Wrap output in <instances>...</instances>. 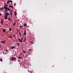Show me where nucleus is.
<instances>
[{
	"label": "nucleus",
	"instance_id": "obj_43",
	"mask_svg": "<svg viewBox=\"0 0 73 73\" xmlns=\"http://www.w3.org/2000/svg\"><path fill=\"white\" fill-rule=\"evenodd\" d=\"M3 53H5V52H3Z\"/></svg>",
	"mask_w": 73,
	"mask_h": 73
},
{
	"label": "nucleus",
	"instance_id": "obj_32",
	"mask_svg": "<svg viewBox=\"0 0 73 73\" xmlns=\"http://www.w3.org/2000/svg\"><path fill=\"white\" fill-rule=\"evenodd\" d=\"M14 6H16V4L14 3Z\"/></svg>",
	"mask_w": 73,
	"mask_h": 73
},
{
	"label": "nucleus",
	"instance_id": "obj_20",
	"mask_svg": "<svg viewBox=\"0 0 73 73\" xmlns=\"http://www.w3.org/2000/svg\"><path fill=\"white\" fill-rule=\"evenodd\" d=\"M0 61H1V62H2L3 61V59L0 58Z\"/></svg>",
	"mask_w": 73,
	"mask_h": 73
},
{
	"label": "nucleus",
	"instance_id": "obj_8",
	"mask_svg": "<svg viewBox=\"0 0 73 73\" xmlns=\"http://www.w3.org/2000/svg\"><path fill=\"white\" fill-rule=\"evenodd\" d=\"M23 26H24V27H27V24H26V23H25L24 25H23Z\"/></svg>",
	"mask_w": 73,
	"mask_h": 73
},
{
	"label": "nucleus",
	"instance_id": "obj_9",
	"mask_svg": "<svg viewBox=\"0 0 73 73\" xmlns=\"http://www.w3.org/2000/svg\"><path fill=\"white\" fill-rule=\"evenodd\" d=\"M8 20H9V21H10L11 20V18H8Z\"/></svg>",
	"mask_w": 73,
	"mask_h": 73
},
{
	"label": "nucleus",
	"instance_id": "obj_39",
	"mask_svg": "<svg viewBox=\"0 0 73 73\" xmlns=\"http://www.w3.org/2000/svg\"><path fill=\"white\" fill-rule=\"evenodd\" d=\"M6 52H8V50H6Z\"/></svg>",
	"mask_w": 73,
	"mask_h": 73
},
{
	"label": "nucleus",
	"instance_id": "obj_26",
	"mask_svg": "<svg viewBox=\"0 0 73 73\" xmlns=\"http://www.w3.org/2000/svg\"><path fill=\"white\" fill-rule=\"evenodd\" d=\"M31 44H34V42H33V41H31Z\"/></svg>",
	"mask_w": 73,
	"mask_h": 73
},
{
	"label": "nucleus",
	"instance_id": "obj_5",
	"mask_svg": "<svg viewBox=\"0 0 73 73\" xmlns=\"http://www.w3.org/2000/svg\"><path fill=\"white\" fill-rule=\"evenodd\" d=\"M18 40H19V42H23V41H22V40H21V39H19Z\"/></svg>",
	"mask_w": 73,
	"mask_h": 73
},
{
	"label": "nucleus",
	"instance_id": "obj_23",
	"mask_svg": "<svg viewBox=\"0 0 73 73\" xmlns=\"http://www.w3.org/2000/svg\"><path fill=\"white\" fill-rule=\"evenodd\" d=\"M19 35H20L21 36V33L19 32Z\"/></svg>",
	"mask_w": 73,
	"mask_h": 73
},
{
	"label": "nucleus",
	"instance_id": "obj_25",
	"mask_svg": "<svg viewBox=\"0 0 73 73\" xmlns=\"http://www.w3.org/2000/svg\"><path fill=\"white\" fill-rule=\"evenodd\" d=\"M7 9L8 11H10V9L8 7L7 8Z\"/></svg>",
	"mask_w": 73,
	"mask_h": 73
},
{
	"label": "nucleus",
	"instance_id": "obj_35",
	"mask_svg": "<svg viewBox=\"0 0 73 73\" xmlns=\"http://www.w3.org/2000/svg\"><path fill=\"white\" fill-rule=\"evenodd\" d=\"M29 50V51H31V49H30Z\"/></svg>",
	"mask_w": 73,
	"mask_h": 73
},
{
	"label": "nucleus",
	"instance_id": "obj_38",
	"mask_svg": "<svg viewBox=\"0 0 73 73\" xmlns=\"http://www.w3.org/2000/svg\"><path fill=\"white\" fill-rule=\"evenodd\" d=\"M15 16H16V14H15Z\"/></svg>",
	"mask_w": 73,
	"mask_h": 73
},
{
	"label": "nucleus",
	"instance_id": "obj_12",
	"mask_svg": "<svg viewBox=\"0 0 73 73\" xmlns=\"http://www.w3.org/2000/svg\"><path fill=\"white\" fill-rule=\"evenodd\" d=\"M9 7H10V8H13V7H12V6L11 5H9Z\"/></svg>",
	"mask_w": 73,
	"mask_h": 73
},
{
	"label": "nucleus",
	"instance_id": "obj_31",
	"mask_svg": "<svg viewBox=\"0 0 73 73\" xmlns=\"http://www.w3.org/2000/svg\"><path fill=\"white\" fill-rule=\"evenodd\" d=\"M13 37H15V35H14V34H13Z\"/></svg>",
	"mask_w": 73,
	"mask_h": 73
},
{
	"label": "nucleus",
	"instance_id": "obj_36",
	"mask_svg": "<svg viewBox=\"0 0 73 73\" xmlns=\"http://www.w3.org/2000/svg\"><path fill=\"white\" fill-rule=\"evenodd\" d=\"M22 27V26H20V28H21V27Z\"/></svg>",
	"mask_w": 73,
	"mask_h": 73
},
{
	"label": "nucleus",
	"instance_id": "obj_37",
	"mask_svg": "<svg viewBox=\"0 0 73 73\" xmlns=\"http://www.w3.org/2000/svg\"><path fill=\"white\" fill-rule=\"evenodd\" d=\"M25 33H26V30H25V31H24Z\"/></svg>",
	"mask_w": 73,
	"mask_h": 73
},
{
	"label": "nucleus",
	"instance_id": "obj_34",
	"mask_svg": "<svg viewBox=\"0 0 73 73\" xmlns=\"http://www.w3.org/2000/svg\"><path fill=\"white\" fill-rule=\"evenodd\" d=\"M10 12H11V13L12 12V10H10Z\"/></svg>",
	"mask_w": 73,
	"mask_h": 73
},
{
	"label": "nucleus",
	"instance_id": "obj_1",
	"mask_svg": "<svg viewBox=\"0 0 73 73\" xmlns=\"http://www.w3.org/2000/svg\"><path fill=\"white\" fill-rule=\"evenodd\" d=\"M3 9H5V11H4L5 12H8V10H7V9H8L7 7H3Z\"/></svg>",
	"mask_w": 73,
	"mask_h": 73
},
{
	"label": "nucleus",
	"instance_id": "obj_18",
	"mask_svg": "<svg viewBox=\"0 0 73 73\" xmlns=\"http://www.w3.org/2000/svg\"><path fill=\"white\" fill-rule=\"evenodd\" d=\"M23 52L24 53H26V51H25L24 50H23Z\"/></svg>",
	"mask_w": 73,
	"mask_h": 73
},
{
	"label": "nucleus",
	"instance_id": "obj_2",
	"mask_svg": "<svg viewBox=\"0 0 73 73\" xmlns=\"http://www.w3.org/2000/svg\"><path fill=\"white\" fill-rule=\"evenodd\" d=\"M11 60L12 61L14 60V61H16V60L17 59H16V58L15 57H13L11 58Z\"/></svg>",
	"mask_w": 73,
	"mask_h": 73
},
{
	"label": "nucleus",
	"instance_id": "obj_15",
	"mask_svg": "<svg viewBox=\"0 0 73 73\" xmlns=\"http://www.w3.org/2000/svg\"><path fill=\"white\" fill-rule=\"evenodd\" d=\"M10 15H11V16H12V12L10 13Z\"/></svg>",
	"mask_w": 73,
	"mask_h": 73
},
{
	"label": "nucleus",
	"instance_id": "obj_41",
	"mask_svg": "<svg viewBox=\"0 0 73 73\" xmlns=\"http://www.w3.org/2000/svg\"><path fill=\"white\" fill-rule=\"evenodd\" d=\"M20 31V30H19L18 31Z\"/></svg>",
	"mask_w": 73,
	"mask_h": 73
},
{
	"label": "nucleus",
	"instance_id": "obj_22",
	"mask_svg": "<svg viewBox=\"0 0 73 73\" xmlns=\"http://www.w3.org/2000/svg\"><path fill=\"white\" fill-rule=\"evenodd\" d=\"M26 35V33H24L23 34L24 36H25V35Z\"/></svg>",
	"mask_w": 73,
	"mask_h": 73
},
{
	"label": "nucleus",
	"instance_id": "obj_13",
	"mask_svg": "<svg viewBox=\"0 0 73 73\" xmlns=\"http://www.w3.org/2000/svg\"><path fill=\"white\" fill-rule=\"evenodd\" d=\"M9 31H12V29L11 28H10L9 29Z\"/></svg>",
	"mask_w": 73,
	"mask_h": 73
},
{
	"label": "nucleus",
	"instance_id": "obj_40",
	"mask_svg": "<svg viewBox=\"0 0 73 73\" xmlns=\"http://www.w3.org/2000/svg\"><path fill=\"white\" fill-rule=\"evenodd\" d=\"M0 16H1V14H0Z\"/></svg>",
	"mask_w": 73,
	"mask_h": 73
},
{
	"label": "nucleus",
	"instance_id": "obj_21",
	"mask_svg": "<svg viewBox=\"0 0 73 73\" xmlns=\"http://www.w3.org/2000/svg\"><path fill=\"white\" fill-rule=\"evenodd\" d=\"M16 25V23H15V22H14V24L13 25Z\"/></svg>",
	"mask_w": 73,
	"mask_h": 73
},
{
	"label": "nucleus",
	"instance_id": "obj_6",
	"mask_svg": "<svg viewBox=\"0 0 73 73\" xmlns=\"http://www.w3.org/2000/svg\"><path fill=\"white\" fill-rule=\"evenodd\" d=\"M8 5H6L5 4H4V7H7V6H8Z\"/></svg>",
	"mask_w": 73,
	"mask_h": 73
},
{
	"label": "nucleus",
	"instance_id": "obj_17",
	"mask_svg": "<svg viewBox=\"0 0 73 73\" xmlns=\"http://www.w3.org/2000/svg\"><path fill=\"white\" fill-rule=\"evenodd\" d=\"M1 24L3 25V21L2 20L1 21Z\"/></svg>",
	"mask_w": 73,
	"mask_h": 73
},
{
	"label": "nucleus",
	"instance_id": "obj_3",
	"mask_svg": "<svg viewBox=\"0 0 73 73\" xmlns=\"http://www.w3.org/2000/svg\"><path fill=\"white\" fill-rule=\"evenodd\" d=\"M4 13H5L6 15L5 16L8 17V15H9V13H8L7 12H4Z\"/></svg>",
	"mask_w": 73,
	"mask_h": 73
},
{
	"label": "nucleus",
	"instance_id": "obj_30",
	"mask_svg": "<svg viewBox=\"0 0 73 73\" xmlns=\"http://www.w3.org/2000/svg\"><path fill=\"white\" fill-rule=\"evenodd\" d=\"M14 13L15 14H16V11H15Z\"/></svg>",
	"mask_w": 73,
	"mask_h": 73
},
{
	"label": "nucleus",
	"instance_id": "obj_11",
	"mask_svg": "<svg viewBox=\"0 0 73 73\" xmlns=\"http://www.w3.org/2000/svg\"><path fill=\"white\" fill-rule=\"evenodd\" d=\"M8 38H12V37L11 36H9L8 37Z\"/></svg>",
	"mask_w": 73,
	"mask_h": 73
},
{
	"label": "nucleus",
	"instance_id": "obj_14",
	"mask_svg": "<svg viewBox=\"0 0 73 73\" xmlns=\"http://www.w3.org/2000/svg\"><path fill=\"white\" fill-rule=\"evenodd\" d=\"M9 2H10V3H13V2H12V1L11 0L9 1Z\"/></svg>",
	"mask_w": 73,
	"mask_h": 73
},
{
	"label": "nucleus",
	"instance_id": "obj_27",
	"mask_svg": "<svg viewBox=\"0 0 73 73\" xmlns=\"http://www.w3.org/2000/svg\"><path fill=\"white\" fill-rule=\"evenodd\" d=\"M1 42H3V44H4V41H1Z\"/></svg>",
	"mask_w": 73,
	"mask_h": 73
},
{
	"label": "nucleus",
	"instance_id": "obj_19",
	"mask_svg": "<svg viewBox=\"0 0 73 73\" xmlns=\"http://www.w3.org/2000/svg\"><path fill=\"white\" fill-rule=\"evenodd\" d=\"M4 9V7L3 8H2L0 9V10H3Z\"/></svg>",
	"mask_w": 73,
	"mask_h": 73
},
{
	"label": "nucleus",
	"instance_id": "obj_16",
	"mask_svg": "<svg viewBox=\"0 0 73 73\" xmlns=\"http://www.w3.org/2000/svg\"><path fill=\"white\" fill-rule=\"evenodd\" d=\"M26 38H25V39H24V40H23V42H25V40H26Z\"/></svg>",
	"mask_w": 73,
	"mask_h": 73
},
{
	"label": "nucleus",
	"instance_id": "obj_4",
	"mask_svg": "<svg viewBox=\"0 0 73 73\" xmlns=\"http://www.w3.org/2000/svg\"><path fill=\"white\" fill-rule=\"evenodd\" d=\"M5 19L7 20V19L8 18V16L5 15Z\"/></svg>",
	"mask_w": 73,
	"mask_h": 73
},
{
	"label": "nucleus",
	"instance_id": "obj_29",
	"mask_svg": "<svg viewBox=\"0 0 73 73\" xmlns=\"http://www.w3.org/2000/svg\"><path fill=\"white\" fill-rule=\"evenodd\" d=\"M18 58H19V59H21L22 58H20V57H18Z\"/></svg>",
	"mask_w": 73,
	"mask_h": 73
},
{
	"label": "nucleus",
	"instance_id": "obj_7",
	"mask_svg": "<svg viewBox=\"0 0 73 73\" xmlns=\"http://www.w3.org/2000/svg\"><path fill=\"white\" fill-rule=\"evenodd\" d=\"M16 48V46H13L11 47V49H13V48Z\"/></svg>",
	"mask_w": 73,
	"mask_h": 73
},
{
	"label": "nucleus",
	"instance_id": "obj_42",
	"mask_svg": "<svg viewBox=\"0 0 73 73\" xmlns=\"http://www.w3.org/2000/svg\"><path fill=\"white\" fill-rule=\"evenodd\" d=\"M4 42H5V40Z\"/></svg>",
	"mask_w": 73,
	"mask_h": 73
},
{
	"label": "nucleus",
	"instance_id": "obj_10",
	"mask_svg": "<svg viewBox=\"0 0 73 73\" xmlns=\"http://www.w3.org/2000/svg\"><path fill=\"white\" fill-rule=\"evenodd\" d=\"M3 32H5V29H3Z\"/></svg>",
	"mask_w": 73,
	"mask_h": 73
},
{
	"label": "nucleus",
	"instance_id": "obj_24",
	"mask_svg": "<svg viewBox=\"0 0 73 73\" xmlns=\"http://www.w3.org/2000/svg\"><path fill=\"white\" fill-rule=\"evenodd\" d=\"M17 45L18 46H20V43H17Z\"/></svg>",
	"mask_w": 73,
	"mask_h": 73
},
{
	"label": "nucleus",
	"instance_id": "obj_28",
	"mask_svg": "<svg viewBox=\"0 0 73 73\" xmlns=\"http://www.w3.org/2000/svg\"><path fill=\"white\" fill-rule=\"evenodd\" d=\"M9 1H7V3H8V4H9Z\"/></svg>",
	"mask_w": 73,
	"mask_h": 73
},
{
	"label": "nucleus",
	"instance_id": "obj_33",
	"mask_svg": "<svg viewBox=\"0 0 73 73\" xmlns=\"http://www.w3.org/2000/svg\"><path fill=\"white\" fill-rule=\"evenodd\" d=\"M23 38H21V40H23Z\"/></svg>",
	"mask_w": 73,
	"mask_h": 73
}]
</instances>
